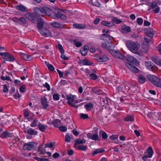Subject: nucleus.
<instances>
[{
	"label": "nucleus",
	"instance_id": "nucleus-1",
	"mask_svg": "<svg viewBox=\"0 0 161 161\" xmlns=\"http://www.w3.org/2000/svg\"><path fill=\"white\" fill-rule=\"evenodd\" d=\"M44 15L46 14L52 18H60L63 20H65L67 17L65 15L62 14L58 11L54 12L50 8L47 7H43Z\"/></svg>",
	"mask_w": 161,
	"mask_h": 161
},
{
	"label": "nucleus",
	"instance_id": "nucleus-2",
	"mask_svg": "<svg viewBox=\"0 0 161 161\" xmlns=\"http://www.w3.org/2000/svg\"><path fill=\"white\" fill-rule=\"evenodd\" d=\"M126 46L129 49L132 53H137L140 47V45L137 42L131 41H128L126 42Z\"/></svg>",
	"mask_w": 161,
	"mask_h": 161
},
{
	"label": "nucleus",
	"instance_id": "nucleus-3",
	"mask_svg": "<svg viewBox=\"0 0 161 161\" xmlns=\"http://www.w3.org/2000/svg\"><path fill=\"white\" fill-rule=\"evenodd\" d=\"M147 78L153 84L158 87H161V79L153 75H148Z\"/></svg>",
	"mask_w": 161,
	"mask_h": 161
},
{
	"label": "nucleus",
	"instance_id": "nucleus-4",
	"mask_svg": "<svg viewBox=\"0 0 161 161\" xmlns=\"http://www.w3.org/2000/svg\"><path fill=\"white\" fill-rule=\"evenodd\" d=\"M66 98L68 101V103L72 106H75V103H76L79 102L80 101L76 100V96L73 95L71 94L67 95L66 96Z\"/></svg>",
	"mask_w": 161,
	"mask_h": 161
},
{
	"label": "nucleus",
	"instance_id": "nucleus-5",
	"mask_svg": "<svg viewBox=\"0 0 161 161\" xmlns=\"http://www.w3.org/2000/svg\"><path fill=\"white\" fill-rule=\"evenodd\" d=\"M0 55L4 60H14L15 59L14 56L8 52H0Z\"/></svg>",
	"mask_w": 161,
	"mask_h": 161
},
{
	"label": "nucleus",
	"instance_id": "nucleus-6",
	"mask_svg": "<svg viewBox=\"0 0 161 161\" xmlns=\"http://www.w3.org/2000/svg\"><path fill=\"white\" fill-rule=\"evenodd\" d=\"M36 146V143L30 142L25 143L23 146V148L24 150L30 151L34 149Z\"/></svg>",
	"mask_w": 161,
	"mask_h": 161
},
{
	"label": "nucleus",
	"instance_id": "nucleus-7",
	"mask_svg": "<svg viewBox=\"0 0 161 161\" xmlns=\"http://www.w3.org/2000/svg\"><path fill=\"white\" fill-rule=\"evenodd\" d=\"M41 107L43 109H47L49 105L47 98L45 96H42L40 98Z\"/></svg>",
	"mask_w": 161,
	"mask_h": 161
},
{
	"label": "nucleus",
	"instance_id": "nucleus-8",
	"mask_svg": "<svg viewBox=\"0 0 161 161\" xmlns=\"http://www.w3.org/2000/svg\"><path fill=\"white\" fill-rule=\"evenodd\" d=\"M25 16L26 19L32 21V22H34L38 17L34 13L29 12L25 13Z\"/></svg>",
	"mask_w": 161,
	"mask_h": 161
},
{
	"label": "nucleus",
	"instance_id": "nucleus-9",
	"mask_svg": "<svg viewBox=\"0 0 161 161\" xmlns=\"http://www.w3.org/2000/svg\"><path fill=\"white\" fill-rule=\"evenodd\" d=\"M136 61H128V62H127L126 64V65L128 68L132 71L136 73L138 72V69L133 65V64L134 62Z\"/></svg>",
	"mask_w": 161,
	"mask_h": 161
},
{
	"label": "nucleus",
	"instance_id": "nucleus-10",
	"mask_svg": "<svg viewBox=\"0 0 161 161\" xmlns=\"http://www.w3.org/2000/svg\"><path fill=\"white\" fill-rule=\"evenodd\" d=\"M38 31L42 35L46 37L50 36L51 35V33L49 30L44 27L40 30H38Z\"/></svg>",
	"mask_w": 161,
	"mask_h": 161
},
{
	"label": "nucleus",
	"instance_id": "nucleus-11",
	"mask_svg": "<svg viewBox=\"0 0 161 161\" xmlns=\"http://www.w3.org/2000/svg\"><path fill=\"white\" fill-rule=\"evenodd\" d=\"M111 53L114 57L118 59L123 60L125 58L124 56L119 52L114 50L112 51Z\"/></svg>",
	"mask_w": 161,
	"mask_h": 161
},
{
	"label": "nucleus",
	"instance_id": "nucleus-12",
	"mask_svg": "<svg viewBox=\"0 0 161 161\" xmlns=\"http://www.w3.org/2000/svg\"><path fill=\"white\" fill-rule=\"evenodd\" d=\"M96 133L92 135L91 133H88L87 134V137L89 139L93 140H97L99 138V136L97 132V130H95Z\"/></svg>",
	"mask_w": 161,
	"mask_h": 161
},
{
	"label": "nucleus",
	"instance_id": "nucleus-13",
	"mask_svg": "<svg viewBox=\"0 0 161 161\" xmlns=\"http://www.w3.org/2000/svg\"><path fill=\"white\" fill-rule=\"evenodd\" d=\"M36 19L37 21V27L39 30H40L43 28V25L44 22L42 19L40 17H38Z\"/></svg>",
	"mask_w": 161,
	"mask_h": 161
},
{
	"label": "nucleus",
	"instance_id": "nucleus-14",
	"mask_svg": "<svg viewBox=\"0 0 161 161\" xmlns=\"http://www.w3.org/2000/svg\"><path fill=\"white\" fill-rule=\"evenodd\" d=\"M33 11L35 13L39 16H42L44 15L43 7L42 8L35 7L34 8Z\"/></svg>",
	"mask_w": 161,
	"mask_h": 161
},
{
	"label": "nucleus",
	"instance_id": "nucleus-15",
	"mask_svg": "<svg viewBox=\"0 0 161 161\" xmlns=\"http://www.w3.org/2000/svg\"><path fill=\"white\" fill-rule=\"evenodd\" d=\"M145 32L147 35L150 38L153 37L154 35V32L153 30L151 28H148L145 29Z\"/></svg>",
	"mask_w": 161,
	"mask_h": 161
},
{
	"label": "nucleus",
	"instance_id": "nucleus-16",
	"mask_svg": "<svg viewBox=\"0 0 161 161\" xmlns=\"http://www.w3.org/2000/svg\"><path fill=\"white\" fill-rule=\"evenodd\" d=\"M16 8L18 10L25 12L27 11V8L23 5H18L16 6Z\"/></svg>",
	"mask_w": 161,
	"mask_h": 161
},
{
	"label": "nucleus",
	"instance_id": "nucleus-17",
	"mask_svg": "<svg viewBox=\"0 0 161 161\" xmlns=\"http://www.w3.org/2000/svg\"><path fill=\"white\" fill-rule=\"evenodd\" d=\"M74 147L79 150H80V139H76L74 141Z\"/></svg>",
	"mask_w": 161,
	"mask_h": 161
},
{
	"label": "nucleus",
	"instance_id": "nucleus-18",
	"mask_svg": "<svg viewBox=\"0 0 161 161\" xmlns=\"http://www.w3.org/2000/svg\"><path fill=\"white\" fill-rule=\"evenodd\" d=\"M112 45V43L108 42H103L102 44V46L103 47L108 49H111Z\"/></svg>",
	"mask_w": 161,
	"mask_h": 161
},
{
	"label": "nucleus",
	"instance_id": "nucleus-19",
	"mask_svg": "<svg viewBox=\"0 0 161 161\" xmlns=\"http://www.w3.org/2000/svg\"><path fill=\"white\" fill-rule=\"evenodd\" d=\"M145 154L147 155L148 157L152 158L153 154V150L152 148L151 147H148Z\"/></svg>",
	"mask_w": 161,
	"mask_h": 161
},
{
	"label": "nucleus",
	"instance_id": "nucleus-20",
	"mask_svg": "<svg viewBox=\"0 0 161 161\" xmlns=\"http://www.w3.org/2000/svg\"><path fill=\"white\" fill-rule=\"evenodd\" d=\"M12 136V134L10 133L7 131H4L1 134L0 137L2 138H4Z\"/></svg>",
	"mask_w": 161,
	"mask_h": 161
},
{
	"label": "nucleus",
	"instance_id": "nucleus-21",
	"mask_svg": "<svg viewBox=\"0 0 161 161\" xmlns=\"http://www.w3.org/2000/svg\"><path fill=\"white\" fill-rule=\"evenodd\" d=\"M101 24L108 27H110L114 25V23L113 22H108L107 21L103 20L101 22Z\"/></svg>",
	"mask_w": 161,
	"mask_h": 161
},
{
	"label": "nucleus",
	"instance_id": "nucleus-22",
	"mask_svg": "<svg viewBox=\"0 0 161 161\" xmlns=\"http://www.w3.org/2000/svg\"><path fill=\"white\" fill-rule=\"evenodd\" d=\"M146 66L147 69L150 70L153 68L154 64L151 61H147L146 63Z\"/></svg>",
	"mask_w": 161,
	"mask_h": 161
},
{
	"label": "nucleus",
	"instance_id": "nucleus-23",
	"mask_svg": "<svg viewBox=\"0 0 161 161\" xmlns=\"http://www.w3.org/2000/svg\"><path fill=\"white\" fill-rule=\"evenodd\" d=\"M52 124L56 127H58L61 125V121L59 119H56L52 122Z\"/></svg>",
	"mask_w": 161,
	"mask_h": 161
},
{
	"label": "nucleus",
	"instance_id": "nucleus-24",
	"mask_svg": "<svg viewBox=\"0 0 161 161\" xmlns=\"http://www.w3.org/2000/svg\"><path fill=\"white\" fill-rule=\"evenodd\" d=\"M51 25L53 27L56 28H62L63 27L62 24L56 22H52Z\"/></svg>",
	"mask_w": 161,
	"mask_h": 161
},
{
	"label": "nucleus",
	"instance_id": "nucleus-25",
	"mask_svg": "<svg viewBox=\"0 0 161 161\" xmlns=\"http://www.w3.org/2000/svg\"><path fill=\"white\" fill-rule=\"evenodd\" d=\"M20 56L21 58L24 60H27V59H29L30 58H31V56L28 55L26 54L22 53H20Z\"/></svg>",
	"mask_w": 161,
	"mask_h": 161
},
{
	"label": "nucleus",
	"instance_id": "nucleus-26",
	"mask_svg": "<svg viewBox=\"0 0 161 161\" xmlns=\"http://www.w3.org/2000/svg\"><path fill=\"white\" fill-rule=\"evenodd\" d=\"M27 132L30 135H36L37 134V132L35 130L31 128H30L27 130Z\"/></svg>",
	"mask_w": 161,
	"mask_h": 161
},
{
	"label": "nucleus",
	"instance_id": "nucleus-27",
	"mask_svg": "<svg viewBox=\"0 0 161 161\" xmlns=\"http://www.w3.org/2000/svg\"><path fill=\"white\" fill-rule=\"evenodd\" d=\"M89 47L87 45H85L83 48L82 51H81V55L85 56L87 53L88 50H89Z\"/></svg>",
	"mask_w": 161,
	"mask_h": 161
},
{
	"label": "nucleus",
	"instance_id": "nucleus-28",
	"mask_svg": "<svg viewBox=\"0 0 161 161\" xmlns=\"http://www.w3.org/2000/svg\"><path fill=\"white\" fill-rule=\"evenodd\" d=\"M146 80V78L142 75H140L138 77V80L141 83L143 84L145 83Z\"/></svg>",
	"mask_w": 161,
	"mask_h": 161
},
{
	"label": "nucleus",
	"instance_id": "nucleus-29",
	"mask_svg": "<svg viewBox=\"0 0 161 161\" xmlns=\"http://www.w3.org/2000/svg\"><path fill=\"white\" fill-rule=\"evenodd\" d=\"M47 126L46 125H44L39 123L38 124V128L39 130L41 131H44L46 129Z\"/></svg>",
	"mask_w": 161,
	"mask_h": 161
},
{
	"label": "nucleus",
	"instance_id": "nucleus-30",
	"mask_svg": "<svg viewBox=\"0 0 161 161\" xmlns=\"http://www.w3.org/2000/svg\"><path fill=\"white\" fill-rule=\"evenodd\" d=\"M85 108L87 111L91 110L93 107V104L92 103H88L84 105Z\"/></svg>",
	"mask_w": 161,
	"mask_h": 161
},
{
	"label": "nucleus",
	"instance_id": "nucleus-31",
	"mask_svg": "<svg viewBox=\"0 0 161 161\" xmlns=\"http://www.w3.org/2000/svg\"><path fill=\"white\" fill-rule=\"evenodd\" d=\"M104 151V150L103 149L101 148H99L96 149L94 151H93L92 152V154L93 155H95V154H98L99 153H102Z\"/></svg>",
	"mask_w": 161,
	"mask_h": 161
},
{
	"label": "nucleus",
	"instance_id": "nucleus-32",
	"mask_svg": "<svg viewBox=\"0 0 161 161\" xmlns=\"http://www.w3.org/2000/svg\"><path fill=\"white\" fill-rule=\"evenodd\" d=\"M130 28L129 26H126L125 25H124L121 28V30L126 31L127 32H129L130 31Z\"/></svg>",
	"mask_w": 161,
	"mask_h": 161
},
{
	"label": "nucleus",
	"instance_id": "nucleus-33",
	"mask_svg": "<svg viewBox=\"0 0 161 161\" xmlns=\"http://www.w3.org/2000/svg\"><path fill=\"white\" fill-rule=\"evenodd\" d=\"M125 120L126 121L132 122L134 121L133 117L132 116L128 115L125 118Z\"/></svg>",
	"mask_w": 161,
	"mask_h": 161
},
{
	"label": "nucleus",
	"instance_id": "nucleus-34",
	"mask_svg": "<svg viewBox=\"0 0 161 161\" xmlns=\"http://www.w3.org/2000/svg\"><path fill=\"white\" fill-rule=\"evenodd\" d=\"M92 3L93 5L97 7H101V4L98 1L96 0H92Z\"/></svg>",
	"mask_w": 161,
	"mask_h": 161
},
{
	"label": "nucleus",
	"instance_id": "nucleus-35",
	"mask_svg": "<svg viewBox=\"0 0 161 161\" xmlns=\"http://www.w3.org/2000/svg\"><path fill=\"white\" fill-rule=\"evenodd\" d=\"M57 47L58 49L59 50L60 53H64V50L63 49L62 46L59 43L58 44L57 46Z\"/></svg>",
	"mask_w": 161,
	"mask_h": 161
},
{
	"label": "nucleus",
	"instance_id": "nucleus-36",
	"mask_svg": "<svg viewBox=\"0 0 161 161\" xmlns=\"http://www.w3.org/2000/svg\"><path fill=\"white\" fill-rule=\"evenodd\" d=\"M38 122V120L36 119H34L30 124V126L31 127H35L37 125V124Z\"/></svg>",
	"mask_w": 161,
	"mask_h": 161
},
{
	"label": "nucleus",
	"instance_id": "nucleus-37",
	"mask_svg": "<svg viewBox=\"0 0 161 161\" xmlns=\"http://www.w3.org/2000/svg\"><path fill=\"white\" fill-rule=\"evenodd\" d=\"M55 144V142H52L46 144L45 145V147L46 148L49 147L51 148L53 147V146Z\"/></svg>",
	"mask_w": 161,
	"mask_h": 161
},
{
	"label": "nucleus",
	"instance_id": "nucleus-38",
	"mask_svg": "<svg viewBox=\"0 0 161 161\" xmlns=\"http://www.w3.org/2000/svg\"><path fill=\"white\" fill-rule=\"evenodd\" d=\"M38 152L40 154H43L45 153V150L44 149L41 148V146H39L37 149Z\"/></svg>",
	"mask_w": 161,
	"mask_h": 161
},
{
	"label": "nucleus",
	"instance_id": "nucleus-39",
	"mask_svg": "<svg viewBox=\"0 0 161 161\" xmlns=\"http://www.w3.org/2000/svg\"><path fill=\"white\" fill-rule=\"evenodd\" d=\"M26 86L25 85H23L20 86L19 89V91L21 93H24L25 92Z\"/></svg>",
	"mask_w": 161,
	"mask_h": 161
},
{
	"label": "nucleus",
	"instance_id": "nucleus-40",
	"mask_svg": "<svg viewBox=\"0 0 161 161\" xmlns=\"http://www.w3.org/2000/svg\"><path fill=\"white\" fill-rule=\"evenodd\" d=\"M126 59L127 60H137V59L133 57L132 56L128 55L126 56Z\"/></svg>",
	"mask_w": 161,
	"mask_h": 161
},
{
	"label": "nucleus",
	"instance_id": "nucleus-41",
	"mask_svg": "<svg viewBox=\"0 0 161 161\" xmlns=\"http://www.w3.org/2000/svg\"><path fill=\"white\" fill-rule=\"evenodd\" d=\"M142 51L144 52H147L148 50V47L147 45H145L143 43L142 46Z\"/></svg>",
	"mask_w": 161,
	"mask_h": 161
},
{
	"label": "nucleus",
	"instance_id": "nucleus-42",
	"mask_svg": "<svg viewBox=\"0 0 161 161\" xmlns=\"http://www.w3.org/2000/svg\"><path fill=\"white\" fill-rule=\"evenodd\" d=\"M73 42L76 47H80V42H78L77 41V40L75 39L74 40Z\"/></svg>",
	"mask_w": 161,
	"mask_h": 161
},
{
	"label": "nucleus",
	"instance_id": "nucleus-43",
	"mask_svg": "<svg viewBox=\"0 0 161 161\" xmlns=\"http://www.w3.org/2000/svg\"><path fill=\"white\" fill-rule=\"evenodd\" d=\"M158 6L157 3L155 2H153L151 3L150 5V8L152 9H153L155 8Z\"/></svg>",
	"mask_w": 161,
	"mask_h": 161
},
{
	"label": "nucleus",
	"instance_id": "nucleus-44",
	"mask_svg": "<svg viewBox=\"0 0 161 161\" xmlns=\"http://www.w3.org/2000/svg\"><path fill=\"white\" fill-rule=\"evenodd\" d=\"M59 95L58 94H57V93L54 94L53 96V100H59Z\"/></svg>",
	"mask_w": 161,
	"mask_h": 161
},
{
	"label": "nucleus",
	"instance_id": "nucleus-45",
	"mask_svg": "<svg viewBox=\"0 0 161 161\" xmlns=\"http://www.w3.org/2000/svg\"><path fill=\"white\" fill-rule=\"evenodd\" d=\"M118 136L117 135H113L109 137L110 139L111 140H114L117 139L118 141Z\"/></svg>",
	"mask_w": 161,
	"mask_h": 161
},
{
	"label": "nucleus",
	"instance_id": "nucleus-46",
	"mask_svg": "<svg viewBox=\"0 0 161 161\" xmlns=\"http://www.w3.org/2000/svg\"><path fill=\"white\" fill-rule=\"evenodd\" d=\"M143 22V19L141 18H138L137 19L136 22L139 25H142V24Z\"/></svg>",
	"mask_w": 161,
	"mask_h": 161
},
{
	"label": "nucleus",
	"instance_id": "nucleus-47",
	"mask_svg": "<svg viewBox=\"0 0 161 161\" xmlns=\"http://www.w3.org/2000/svg\"><path fill=\"white\" fill-rule=\"evenodd\" d=\"M99 59L100 60H107L109 59V58L105 55H103L102 56L99 57Z\"/></svg>",
	"mask_w": 161,
	"mask_h": 161
},
{
	"label": "nucleus",
	"instance_id": "nucleus-48",
	"mask_svg": "<svg viewBox=\"0 0 161 161\" xmlns=\"http://www.w3.org/2000/svg\"><path fill=\"white\" fill-rule=\"evenodd\" d=\"M90 76L91 79L94 80H95L97 79V78L98 77V76L96 74L93 73L91 74L90 75Z\"/></svg>",
	"mask_w": 161,
	"mask_h": 161
},
{
	"label": "nucleus",
	"instance_id": "nucleus-49",
	"mask_svg": "<svg viewBox=\"0 0 161 161\" xmlns=\"http://www.w3.org/2000/svg\"><path fill=\"white\" fill-rule=\"evenodd\" d=\"M47 67L48 69H49V71H53L55 69L53 66L51 64H48V65H47Z\"/></svg>",
	"mask_w": 161,
	"mask_h": 161
},
{
	"label": "nucleus",
	"instance_id": "nucleus-50",
	"mask_svg": "<svg viewBox=\"0 0 161 161\" xmlns=\"http://www.w3.org/2000/svg\"><path fill=\"white\" fill-rule=\"evenodd\" d=\"M43 86L46 87L48 91H49L50 90V87L49 84L47 82H46L45 84L43 85Z\"/></svg>",
	"mask_w": 161,
	"mask_h": 161
},
{
	"label": "nucleus",
	"instance_id": "nucleus-51",
	"mask_svg": "<svg viewBox=\"0 0 161 161\" xmlns=\"http://www.w3.org/2000/svg\"><path fill=\"white\" fill-rule=\"evenodd\" d=\"M113 21H115L117 24H119L122 22V21L120 19H118L117 18L114 17L113 19Z\"/></svg>",
	"mask_w": 161,
	"mask_h": 161
},
{
	"label": "nucleus",
	"instance_id": "nucleus-52",
	"mask_svg": "<svg viewBox=\"0 0 161 161\" xmlns=\"http://www.w3.org/2000/svg\"><path fill=\"white\" fill-rule=\"evenodd\" d=\"M160 11V8L158 6H157L155 8L153 9V11L155 14L159 13Z\"/></svg>",
	"mask_w": 161,
	"mask_h": 161
},
{
	"label": "nucleus",
	"instance_id": "nucleus-53",
	"mask_svg": "<svg viewBox=\"0 0 161 161\" xmlns=\"http://www.w3.org/2000/svg\"><path fill=\"white\" fill-rule=\"evenodd\" d=\"M20 21V22L21 23L25 25L26 23V20L25 18L21 17L19 19Z\"/></svg>",
	"mask_w": 161,
	"mask_h": 161
},
{
	"label": "nucleus",
	"instance_id": "nucleus-54",
	"mask_svg": "<svg viewBox=\"0 0 161 161\" xmlns=\"http://www.w3.org/2000/svg\"><path fill=\"white\" fill-rule=\"evenodd\" d=\"M61 55L60 56V58L61 59H63L65 60H67L69 59V58L64 54L63 53H61Z\"/></svg>",
	"mask_w": 161,
	"mask_h": 161
},
{
	"label": "nucleus",
	"instance_id": "nucleus-55",
	"mask_svg": "<svg viewBox=\"0 0 161 161\" xmlns=\"http://www.w3.org/2000/svg\"><path fill=\"white\" fill-rule=\"evenodd\" d=\"M60 130L62 132H65L67 130V128L64 126H61L59 127Z\"/></svg>",
	"mask_w": 161,
	"mask_h": 161
},
{
	"label": "nucleus",
	"instance_id": "nucleus-56",
	"mask_svg": "<svg viewBox=\"0 0 161 161\" xmlns=\"http://www.w3.org/2000/svg\"><path fill=\"white\" fill-rule=\"evenodd\" d=\"M1 79L3 80H10V77L8 76H2Z\"/></svg>",
	"mask_w": 161,
	"mask_h": 161
},
{
	"label": "nucleus",
	"instance_id": "nucleus-57",
	"mask_svg": "<svg viewBox=\"0 0 161 161\" xmlns=\"http://www.w3.org/2000/svg\"><path fill=\"white\" fill-rule=\"evenodd\" d=\"M151 158V157H148V156L147 155H146L145 154L144 156L142 157V159L144 161H148V158Z\"/></svg>",
	"mask_w": 161,
	"mask_h": 161
},
{
	"label": "nucleus",
	"instance_id": "nucleus-58",
	"mask_svg": "<svg viewBox=\"0 0 161 161\" xmlns=\"http://www.w3.org/2000/svg\"><path fill=\"white\" fill-rule=\"evenodd\" d=\"M13 96L15 99H17L21 97V96L20 95L18 92H16L15 94H14L13 95Z\"/></svg>",
	"mask_w": 161,
	"mask_h": 161
},
{
	"label": "nucleus",
	"instance_id": "nucleus-59",
	"mask_svg": "<svg viewBox=\"0 0 161 161\" xmlns=\"http://www.w3.org/2000/svg\"><path fill=\"white\" fill-rule=\"evenodd\" d=\"M81 64L84 65H90L91 64L89 62V61H82Z\"/></svg>",
	"mask_w": 161,
	"mask_h": 161
},
{
	"label": "nucleus",
	"instance_id": "nucleus-60",
	"mask_svg": "<svg viewBox=\"0 0 161 161\" xmlns=\"http://www.w3.org/2000/svg\"><path fill=\"white\" fill-rule=\"evenodd\" d=\"M73 26L75 28L78 29H80V25L78 24H75L73 25Z\"/></svg>",
	"mask_w": 161,
	"mask_h": 161
},
{
	"label": "nucleus",
	"instance_id": "nucleus-61",
	"mask_svg": "<svg viewBox=\"0 0 161 161\" xmlns=\"http://www.w3.org/2000/svg\"><path fill=\"white\" fill-rule=\"evenodd\" d=\"M29 113L28 111V109H26L24 111V115L25 116L28 117L29 116Z\"/></svg>",
	"mask_w": 161,
	"mask_h": 161
},
{
	"label": "nucleus",
	"instance_id": "nucleus-62",
	"mask_svg": "<svg viewBox=\"0 0 161 161\" xmlns=\"http://www.w3.org/2000/svg\"><path fill=\"white\" fill-rule=\"evenodd\" d=\"M81 118L83 119H86L88 118V116L87 114H81Z\"/></svg>",
	"mask_w": 161,
	"mask_h": 161
},
{
	"label": "nucleus",
	"instance_id": "nucleus-63",
	"mask_svg": "<svg viewBox=\"0 0 161 161\" xmlns=\"http://www.w3.org/2000/svg\"><path fill=\"white\" fill-rule=\"evenodd\" d=\"M102 138L104 139H106L108 138V136L105 132H103L102 135Z\"/></svg>",
	"mask_w": 161,
	"mask_h": 161
},
{
	"label": "nucleus",
	"instance_id": "nucleus-64",
	"mask_svg": "<svg viewBox=\"0 0 161 161\" xmlns=\"http://www.w3.org/2000/svg\"><path fill=\"white\" fill-rule=\"evenodd\" d=\"M68 154L69 156H71L74 154V151L72 149L68 150L67 151Z\"/></svg>",
	"mask_w": 161,
	"mask_h": 161
}]
</instances>
